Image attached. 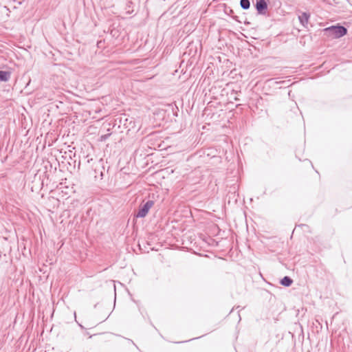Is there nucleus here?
<instances>
[{"label":"nucleus","instance_id":"12","mask_svg":"<svg viewBox=\"0 0 352 352\" xmlns=\"http://www.w3.org/2000/svg\"><path fill=\"white\" fill-rule=\"evenodd\" d=\"M14 3L16 2V0H14ZM17 3H18V5H21L22 3V1H18Z\"/></svg>","mask_w":352,"mask_h":352},{"label":"nucleus","instance_id":"6","mask_svg":"<svg viewBox=\"0 0 352 352\" xmlns=\"http://www.w3.org/2000/svg\"><path fill=\"white\" fill-rule=\"evenodd\" d=\"M280 283L285 287H289L293 283V280L289 276H285L280 280Z\"/></svg>","mask_w":352,"mask_h":352},{"label":"nucleus","instance_id":"1","mask_svg":"<svg viewBox=\"0 0 352 352\" xmlns=\"http://www.w3.org/2000/svg\"><path fill=\"white\" fill-rule=\"evenodd\" d=\"M325 33L333 38H339L347 34V29L340 25H331L324 29Z\"/></svg>","mask_w":352,"mask_h":352},{"label":"nucleus","instance_id":"9","mask_svg":"<svg viewBox=\"0 0 352 352\" xmlns=\"http://www.w3.org/2000/svg\"><path fill=\"white\" fill-rule=\"evenodd\" d=\"M224 12L226 14L230 16L234 19L237 20L236 19L237 16L234 15V10L230 7L225 6Z\"/></svg>","mask_w":352,"mask_h":352},{"label":"nucleus","instance_id":"4","mask_svg":"<svg viewBox=\"0 0 352 352\" xmlns=\"http://www.w3.org/2000/svg\"><path fill=\"white\" fill-rule=\"evenodd\" d=\"M310 17V14L308 12H302L300 15L298 16V19L300 21V23L305 27Z\"/></svg>","mask_w":352,"mask_h":352},{"label":"nucleus","instance_id":"7","mask_svg":"<svg viewBox=\"0 0 352 352\" xmlns=\"http://www.w3.org/2000/svg\"><path fill=\"white\" fill-rule=\"evenodd\" d=\"M94 171H95V173H96L95 177L96 179H103L104 172V167H101L99 169L96 167L95 168Z\"/></svg>","mask_w":352,"mask_h":352},{"label":"nucleus","instance_id":"11","mask_svg":"<svg viewBox=\"0 0 352 352\" xmlns=\"http://www.w3.org/2000/svg\"><path fill=\"white\" fill-rule=\"evenodd\" d=\"M110 135V134H107V135H102L101 136V140H106L109 136Z\"/></svg>","mask_w":352,"mask_h":352},{"label":"nucleus","instance_id":"2","mask_svg":"<svg viewBox=\"0 0 352 352\" xmlns=\"http://www.w3.org/2000/svg\"><path fill=\"white\" fill-rule=\"evenodd\" d=\"M153 205L154 201L153 200H148L146 203L140 206L137 213L135 214V217L136 218L145 217Z\"/></svg>","mask_w":352,"mask_h":352},{"label":"nucleus","instance_id":"8","mask_svg":"<svg viewBox=\"0 0 352 352\" xmlns=\"http://www.w3.org/2000/svg\"><path fill=\"white\" fill-rule=\"evenodd\" d=\"M240 6L244 10H248L250 7V0H240Z\"/></svg>","mask_w":352,"mask_h":352},{"label":"nucleus","instance_id":"5","mask_svg":"<svg viewBox=\"0 0 352 352\" xmlns=\"http://www.w3.org/2000/svg\"><path fill=\"white\" fill-rule=\"evenodd\" d=\"M11 72L9 71L0 70V82H7L10 80Z\"/></svg>","mask_w":352,"mask_h":352},{"label":"nucleus","instance_id":"10","mask_svg":"<svg viewBox=\"0 0 352 352\" xmlns=\"http://www.w3.org/2000/svg\"><path fill=\"white\" fill-rule=\"evenodd\" d=\"M132 5H133V3L131 1H127L126 2V8H125V10H126V12L127 14H131L133 12V10H130V8H131Z\"/></svg>","mask_w":352,"mask_h":352},{"label":"nucleus","instance_id":"3","mask_svg":"<svg viewBox=\"0 0 352 352\" xmlns=\"http://www.w3.org/2000/svg\"><path fill=\"white\" fill-rule=\"evenodd\" d=\"M254 7L258 14L265 15L268 8L267 1L256 0Z\"/></svg>","mask_w":352,"mask_h":352},{"label":"nucleus","instance_id":"13","mask_svg":"<svg viewBox=\"0 0 352 352\" xmlns=\"http://www.w3.org/2000/svg\"><path fill=\"white\" fill-rule=\"evenodd\" d=\"M96 335H97V334H94V335H92V336H89V338H92L93 336H96Z\"/></svg>","mask_w":352,"mask_h":352}]
</instances>
